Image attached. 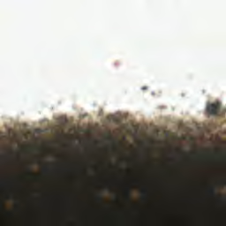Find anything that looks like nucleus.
Masks as SVG:
<instances>
[{"mask_svg":"<svg viewBox=\"0 0 226 226\" xmlns=\"http://www.w3.org/2000/svg\"><path fill=\"white\" fill-rule=\"evenodd\" d=\"M144 194H148V192L147 190L143 191Z\"/></svg>","mask_w":226,"mask_h":226,"instance_id":"obj_8","label":"nucleus"},{"mask_svg":"<svg viewBox=\"0 0 226 226\" xmlns=\"http://www.w3.org/2000/svg\"><path fill=\"white\" fill-rule=\"evenodd\" d=\"M44 172L49 173L50 170H49V169L48 167H46V168L44 169Z\"/></svg>","mask_w":226,"mask_h":226,"instance_id":"obj_6","label":"nucleus"},{"mask_svg":"<svg viewBox=\"0 0 226 226\" xmlns=\"http://www.w3.org/2000/svg\"><path fill=\"white\" fill-rule=\"evenodd\" d=\"M222 160L223 163H226V153H222Z\"/></svg>","mask_w":226,"mask_h":226,"instance_id":"obj_4","label":"nucleus"},{"mask_svg":"<svg viewBox=\"0 0 226 226\" xmlns=\"http://www.w3.org/2000/svg\"><path fill=\"white\" fill-rule=\"evenodd\" d=\"M221 109H222V103H220V102H215L214 103H207V112L213 116H216L220 114Z\"/></svg>","mask_w":226,"mask_h":226,"instance_id":"obj_1","label":"nucleus"},{"mask_svg":"<svg viewBox=\"0 0 226 226\" xmlns=\"http://www.w3.org/2000/svg\"><path fill=\"white\" fill-rule=\"evenodd\" d=\"M1 207H2L3 209H5L4 203H1Z\"/></svg>","mask_w":226,"mask_h":226,"instance_id":"obj_9","label":"nucleus"},{"mask_svg":"<svg viewBox=\"0 0 226 226\" xmlns=\"http://www.w3.org/2000/svg\"><path fill=\"white\" fill-rule=\"evenodd\" d=\"M210 193L212 194V196H216V189H215V187H211Z\"/></svg>","mask_w":226,"mask_h":226,"instance_id":"obj_3","label":"nucleus"},{"mask_svg":"<svg viewBox=\"0 0 226 226\" xmlns=\"http://www.w3.org/2000/svg\"><path fill=\"white\" fill-rule=\"evenodd\" d=\"M125 195L128 200H131V197H132V191L130 188H127L125 191Z\"/></svg>","mask_w":226,"mask_h":226,"instance_id":"obj_2","label":"nucleus"},{"mask_svg":"<svg viewBox=\"0 0 226 226\" xmlns=\"http://www.w3.org/2000/svg\"><path fill=\"white\" fill-rule=\"evenodd\" d=\"M98 200H99V201H103V198L101 194L98 196Z\"/></svg>","mask_w":226,"mask_h":226,"instance_id":"obj_5","label":"nucleus"},{"mask_svg":"<svg viewBox=\"0 0 226 226\" xmlns=\"http://www.w3.org/2000/svg\"><path fill=\"white\" fill-rule=\"evenodd\" d=\"M223 185H226V182H223Z\"/></svg>","mask_w":226,"mask_h":226,"instance_id":"obj_10","label":"nucleus"},{"mask_svg":"<svg viewBox=\"0 0 226 226\" xmlns=\"http://www.w3.org/2000/svg\"><path fill=\"white\" fill-rule=\"evenodd\" d=\"M28 173L31 174V175L33 174L31 169H28Z\"/></svg>","mask_w":226,"mask_h":226,"instance_id":"obj_7","label":"nucleus"}]
</instances>
